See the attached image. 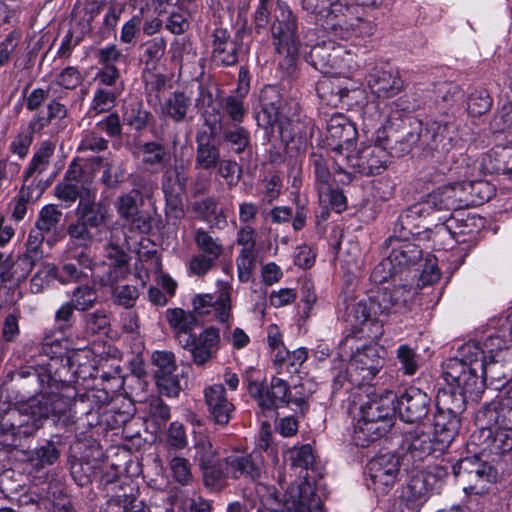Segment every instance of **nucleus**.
Wrapping results in <instances>:
<instances>
[{
    "mask_svg": "<svg viewBox=\"0 0 512 512\" xmlns=\"http://www.w3.org/2000/svg\"><path fill=\"white\" fill-rule=\"evenodd\" d=\"M59 342V338L52 339L47 334L42 343L29 342L23 345L20 356L28 366L14 372L12 380L21 391L22 398H31L26 404L43 396L68 398L70 413L75 417L72 412V397L60 393L59 390L69 388L70 383L85 379L86 375L79 352H73L65 359L50 356L53 344Z\"/></svg>",
    "mask_w": 512,
    "mask_h": 512,
    "instance_id": "obj_1",
    "label": "nucleus"
},
{
    "mask_svg": "<svg viewBox=\"0 0 512 512\" xmlns=\"http://www.w3.org/2000/svg\"><path fill=\"white\" fill-rule=\"evenodd\" d=\"M367 87L378 102H372L365 108V116L377 122L380 127L393 125L394 121L400 120L406 113L416 110L419 105L411 101L409 96L404 95L396 100L386 103V100L399 95L405 87L397 68L389 63L374 65L366 75Z\"/></svg>",
    "mask_w": 512,
    "mask_h": 512,
    "instance_id": "obj_2",
    "label": "nucleus"
},
{
    "mask_svg": "<svg viewBox=\"0 0 512 512\" xmlns=\"http://www.w3.org/2000/svg\"><path fill=\"white\" fill-rule=\"evenodd\" d=\"M272 44L275 51L286 57H293L300 49L298 20L284 1L277 0L271 24Z\"/></svg>",
    "mask_w": 512,
    "mask_h": 512,
    "instance_id": "obj_3",
    "label": "nucleus"
},
{
    "mask_svg": "<svg viewBox=\"0 0 512 512\" xmlns=\"http://www.w3.org/2000/svg\"><path fill=\"white\" fill-rule=\"evenodd\" d=\"M452 470L467 494H483L497 476L495 468L477 455L459 459Z\"/></svg>",
    "mask_w": 512,
    "mask_h": 512,
    "instance_id": "obj_4",
    "label": "nucleus"
},
{
    "mask_svg": "<svg viewBox=\"0 0 512 512\" xmlns=\"http://www.w3.org/2000/svg\"><path fill=\"white\" fill-rule=\"evenodd\" d=\"M384 349L376 344L357 347L347 366V379L355 386L370 384L384 366Z\"/></svg>",
    "mask_w": 512,
    "mask_h": 512,
    "instance_id": "obj_5",
    "label": "nucleus"
},
{
    "mask_svg": "<svg viewBox=\"0 0 512 512\" xmlns=\"http://www.w3.org/2000/svg\"><path fill=\"white\" fill-rule=\"evenodd\" d=\"M442 486V481L431 471H418L402 488L400 495L401 512H419L430 495Z\"/></svg>",
    "mask_w": 512,
    "mask_h": 512,
    "instance_id": "obj_6",
    "label": "nucleus"
},
{
    "mask_svg": "<svg viewBox=\"0 0 512 512\" xmlns=\"http://www.w3.org/2000/svg\"><path fill=\"white\" fill-rule=\"evenodd\" d=\"M442 373L449 387L460 390L472 401L478 400L484 391L482 370L465 366L458 360H447Z\"/></svg>",
    "mask_w": 512,
    "mask_h": 512,
    "instance_id": "obj_7",
    "label": "nucleus"
},
{
    "mask_svg": "<svg viewBox=\"0 0 512 512\" xmlns=\"http://www.w3.org/2000/svg\"><path fill=\"white\" fill-rule=\"evenodd\" d=\"M403 448L406 449L404 458L414 463L424 460L434 452H442L447 448L441 444L438 437L432 431L427 422L417 424L410 430L405 431Z\"/></svg>",
    "mask_w": 512,
    "mask_h": 512,
    "instance_id": "obj_8",
    "label": "nucleus"
},
{
    "mask_svg": "<svg viewBox=\"0 0 512 512\" xmlns=\"http://www.w3.org/2000/svg\"><path fill=\"white\" fill-rule=\"evenodd\" d=\"M282 512H324L323 502L307 472L299 483L291 484L286 490Z\"/></svg>",
    "mask_w": 512,
    "mask_h": 512,
    "instance_id": "obj_9",
    "label": "nucleus"
},
{
    "mask_svg": "<svg viewBox=\"0 0 512 512\" xmlns=\"http://www.w3.org/2000/svg\"><path fill=\"white\" fill-rule=\"evenodd\" d=\"M263 460L259 451L249 454L234 451L222 460V484L227 478L257 481L262 473Z\"/></svg>",
    "mask_w": 512,
    "mask_h": 512,
    "instance_id": "obj_10",
    "label": "nucleus"
},
{
    "mask_svg": "<svg viewBox=\"0 0 512 512\" xmlns=\"http://www.w3.org/2000/svg\"><path fill=\"white\" fill-rule=\"evenodd\" d=\"M399 458L391 453L378 455L367 465V486L378 494H386L395 484Z\"/></svg>",
    "mask_w": 512,
    "mask_h": 512,
    "instance_id": "obj_11",
    "label": "nucleus"
},
{
    "mask_svg": "<svg viewBox=\"0 0 512 512\" xmlns=\"http://www.w3.org/2000/svg\"><path fill=\"white\" fill-rule=\"evenodd\" d=\"M247 388L250 396L263 412L274 411L289 404L291 400L288 383L278 377H273L269 385L259 381H249Z\"/></svg>",
    "mask_w": 512,
    "mask_h": 512,
    "instance_id": "obj_12",
    "label": "nucleus"
},
{
    "mask_svg": "<svg viewBox=\"0 0 512 512\" xmlns=\"http://www.w3.org/2000/svg\"><path fill=\"white\" fill-rule=\"evenodd\" d=\"M262 112L267 117L266 124L273 126L284 121L293 123L299 121V104L296 100L283 102L279 90L275 86H268L262 91Z\"/></svg>",
    "mask_w": 512,
    "mask_h": 512,
    "instance_id": "obj_13",
    "label": "nucleus"
},
{
    "mask_svg": "<svg viewBox=\"0 0 512 512\" xmlns=\"http://www.w3.org/2000/svg\"><path fill=\"white\" fill-rule=\"evenodd\" d=\"M193 450V460L203 473L205 485L212 488L221 486L222 462L219 461L211 440L205 435L198 436Z\"/></svg>",
    "mask_w": 512,
    "mask_h": 512,
    "instance_id": "obj_14",
    "label": "nucleus"
},
{
    "mask_svg": "<svg viewBox=\"0 0 512 512\" xmlns=\"http://www.w3.org/2000/svg\"><path fill=\"white\" fill-rule=\"evenodd\" d=\"M211 60L218 67L235 66L239 62L242 43L224 27L214 28L209 35Z\"/></svg>",
    "mask_w": 512,
    "mask_h": 512,
    "instance_id": "obj_15",
    "label": "nucleus"
},
{
    "mask_svg": "<svg viewBox=\"0 0 512 512\" xmlns=\"http://www.w3.org/2000/svg\"><path fill=\"white\" fill-rule=\"evenodd\" d=\"M421 138L429 150L447 153L456 145V126L453 122L435 120L427 125L424 134L410 133L407 141L413 145Z\"/></svg>",
    "mask_w": 512,
    "mask_h": 512,
    "instance_id": "obj_16",
    "label": "nucleus"
},
{
    "mask_svg": "<svg viewBox=\"0 0 512 512\" xmlns=\"http://www.w3.org/2000/svg\"><path fill=\"white\" fill-rule=\"evenodd\" d=\"M220 341L219 330L210 326L198 335L192 334L190 338L185 337L181 340V347L190 353L195 365L202 367L216 357Z\"/></svg>",
    "mask_w": 512,
    "mask_h": 512,
    "instance_id": "obj_17",
    "label": "nucleus"
},
{
    "mask_svg": "<svg viewBox=\"0 0 512 512\" xmlns=\"http://www.w3.org/2000/svg\"><path fill=\"white\" fill-rule=\"evenodd\" d=\"M414 296L411 286L399 285L393 288L384 287L371 295L374 310L378 315L403 313L409 307Z\"/></svg>",
    "mask_w": 512,
    "mask_h": 512,
    "instance_id": "obj_18",
    "label": "nucleus"
},
{
    "mask_svg": "<svg viewBox=\"0 0 512 512\" xmlns=\"http://www.w3.org/2000/svg\"><path fill=\"white\" fill-rule=\"evenodd\" d=\"M396 404V410L403 421L421 424L430 411L431 398L421 389L410 386L397 397Z\"/></svg>",
    "mask_w": 512,
    "mask_h": 512,
    "instance_id": "obj_19",
    "label": "nucleus"
},
{
    "mask_svg": "<svg viewBox=\"0 0 512 512\" xmlns=\"http://www.w3.org/2000/svg\"><path fill=\"white\" fill-rule=\"evenodd\" d=\"M151 360L156 367L154 376L160 392L168 397H177L181 386L175 374L177 364L174 354L169 351H155Z\"/></svg>",
    "mask_w": 512,
    "mask_h": 512,
    "instance_id": "obj_20",
    "label": "nucleus"
},
{
    "mask_svg": "<svg viewBox=\"0 0 512 512\" xmlns=\"http://www.w3.org/2000/svg\"><path fill=\"white\" fill-rule=\"evenodd\" d=\"M385 254L389 256L399 272L417 264L423 256L422 249L410 238L391 235L383 244Z\"/></svg>",
    "mask_w": 512,
    "mask_h": 512,
    "instance_id": "obj_21",
    "label": "nucleus"
},
{
    "mask_svg": "<svg viewBox=\"0 0 512 512\" xmlns=\"http://www.w3.org/2000/svg\"><path fill=\"white\" fill-rule=\"evenodd\" d=\"M502 342L499 336H490L484 342L485 348L490 353V361H486L485 371L482 373L484 380L488 376L494 380L512 377V352L502 349Z\"/></svg>",
    "mask_w": 512,
    "mask_h": 512,
    "instance_id": "obj_22",
    "label": "nucleus"
},
{
    "mask_svg": "<svg viewBox=\"0 0 512 512\" xmlns=\"http://www.w3.org/2000/svg\"><path fill=\"white\" fill-rule=\"evenodd\" d=\"M470 200L461 187V182L444 185L430 193L423 202L431 211H454L468 207Z\"/></svg>",
    "mask_w": 512,
    "mask_h": 512,
    "instance_id": "obj_23",
    "label": "nucleus"
},
{
    "mask_svg": "<svg viewBox=\"0 0 512 512\" xmlns=\"http://www.w3.org/2000/svg\"><path fill=\"white\" fill-rule=\"evenodd\" d=\"M230 291L231 287L228 284H222L217 296L211 294L195 296L192 301L194 311L201 316L213 313L217 321L226 323L231 311Z\"/></svg>",
    "mask_w": 512,
    "mask_h": 512,
    "instance_id": "obj_24",
    "label": "nucleus"
},
{
    "mask_svg": "<svg viewBox=\"0 0 512 512\" xmlns=\"http://www.w3.org/2000/svg\"><path fill=\"white\" fill-rule=\"evenodd\" d=\"M482 428L493 431V427L512 429V395H505L484 406L476 414Z\"/></svg>",
    "mask_w": 512,
    "mask_h": 512,
    "instance_id": "obj_25",
    "label": "nucleus"
},
{
    "mask_svg": "<svg viewBox=\"0 0 512 512\" xmlns=\"http://www.w3.org/2000/svg\"><path fill=\"white\" fill-rule=\"evenodd\" d=\"M204 396L211 419L218 425H227L235 407L227 398L225 387L222 384L211 385L205 388Z\"/></svg>",
    "mask_w": 512,
    "mask_h": 512,
    "instance_id": "obj_26",
    "label": "nucleus"
},
{
    "mask_svg": "<svg viewBox=\"0 0 512 512\" xmlns=\"http://www.w3.org/2000/svg\"><path fill=\"white\" fill-rule=\"evenodd\" d=\"M75 213L77 218L96 229L97 233H100V228L106 224L109 217L106 205L96 201V190L94 189L87 191L81 197Z\"/></svg>",
    "mask_w": 512,
    "mask_h": 512,
    "instance_id": "obj_27",
    "label": "nucleus"
},
{
    "mask_svg": "<svg viewBox=\"0 0 512 512\" xmlns=\"http://www.w3.org/2000/svg\"><path fill=\"white\" fill-rule=\"evenodd\" d=\"M331 29H340L341 38H347L352 34L357 36H370L374 33L375 25L358 15L357 7L347 1V11L343 12V16L337 21L331 23Z\"/></svg>",
    "mask_w": 512,
    "mask_h": 512,
    "instance_id": "obj_28",
    "label": "nucleus"
},
{
    "mask_svg": "<svg viewBox=\"0 0 512 512\" xmlns=\"http://www.w3.org/2000/svg\"><path fill=\"white\" fill-rule=\"evenodd\" d=\"M390 420L375 421L359 415L353 431V442L356 446L367 447L370 443L383 437L392 427Z\"/></svg>",
    "mask_w": 512,
    "mask_h": 512,
    "instance_id": "obj_29",
    "label": "nucleus"
},
{
    "mask_svg": "<svg viewBox=\"0 0 512 512\" xmlns=\"http://www.w3.org/2000/svg\"><path fill=\"white\" fill-rule=\"evenodd\" d=\"M396 400L397 395L393 391L385 390L379 397L361 405L360 416L378 422L384 420L393 422L396 412Z\"/></svg>",
    "mask_w": 512,
    "mask_h": 512,
    "instance_id": "obj_30",
    "label": "nucleus"
},
{
    "mask_svg": "<svg viewBox=\"0 0 512 512\" xmlns=\"http://www.w3.org/2000/svg\"><path fill=\"white\" fill-rule=\"evenodd\" d=\"M427 205L417 203L403 211L394 223L393 234L404 238H411L420 233L422 219L429 216Z\"/></svg>",
    "mask_w": 512,
    "mask_h": 512,
    "instance_id": "obj_31",
    "label": "nucleus"
},
{
    "mask_svg": "<svg viewBox=\"0 0 512 512\" xmlns=\"http://www.w3.org/2000/svg\"><path fill=\"white\" fill-rule=\"evenodd\" d=\"M81 175V168L77 165H71L68 171L66 172L65 178L63 181L56 184L54 187V194L58 200H60L65 208L71 207V205L79 199L81 201V197L87 192L92 191L93 189L85 186L79 187L77 185L78 178Z\"/></svg>",
    "mask_w": 512,
    "mask_h": 512,
    "instance_id": "obj_32",
    "label": "nucleus"
},
{
    "mask_svg": "<svg viewBox=\"0 0 512 512\" xmlns=\"http://www.w3.org/2000/svg\"><path fill=\"white\" fill-rule=\"evenodd\" d=\"M388 151L381 145H371L358 151L357 174L371 176L380 174L387 167Z\"/></svg>",
    "mask_w": 512,
    "mask_h": 512,
    "instance_id": "obj_33",
    "label": "nucleus"
},
{
    "mask_svg": "<svg viewBox=\"0 0 512 512\" xmlns=\"http://www.w3.org/2000/svg\"><path fill=\"white\" fill-rule=\"evenodd\" d=\"M327 139L331 140L336 145L346 146L352 148L353 141L357 137V130L355 125L343 114L333 115L327 122Z\"/></svg>",
    "mask_w": 512,
    "mask_h": 512,
    "instance_id": "obj_34",
    "label": "nucleus"
},
{
    "mask_svg": "<svg viewBox=\"0 0 512 512\" xmlns=\"http://www.w3.org/2000/svg\"><path fill=\"white\" fill-rule=\"evenodd\" d=\"M344 145H336L332 148L333 163L335 173L342 177L339 181L342 184H349L357 174L358 151H353L351 148L345 149Z\"/></svg>",
    "mask_w": 512,
    "mask_h": 512,
    "instance_id": "obj_35",
    "label": "nucleus"
},
{
    "mask_svg": "<svg viewBox=\"0 0 512 512\" xmlns=\"http://www.w3.org/2000/svg\"><path fill=\"white\" fill-rule=\"evenodd\" d=\"M460 414L436 410L433 423L430 424L435 437L439 438L441 444L446 447L454 440L460 428Z\"/></svg>",
    "mask_w": 512,
    "mask_h": 512,
    "instance_id": "obj_36",
    "label": "nucleus"
},
{
    "mask_svg": "<svg viewBox=\"0 0 512 512\" xmlns=\"http://www.w3.org/2000/svg\"><path fill=\"white\" fill-rule=\"evenodd\" d=\"M302 8L326 20V26L331 28V23L343 16L347 11L348 0H301Z\"/></svg>",
    "mask_w": 512,
    "mask_h": 512,
    "instance_id": "obj_37",
    "label": "nucleus"
},
{
    "mask_svg": "<svg viewBox=\"0 0 512 512\" xmlns=\"http://www.w3.org/2000/svg\"><path fill=\"white\" fill-rule=\"evenodd\" d=\"M166 319L173 330L179 345L185 337L190 338L192 331L197 327V317L193 312L181 308H169L166 310Z\"/></svg>",
    "mask_w": 512,
    "mask_h": 512,
    "instance_id": "obj_38",
    "label": "nucleus"
},
{
    "mask_svg": "<svg viewBox=\"0 0 512 512\" xmlns=\"http://www.w3.org/2000/svg\"><path fill=\"white\" fill-rule=\"evenodd\" d=\"M123 122L132 130L142 132L153 120V115L144 107V103L137 98H130L123 107Z\"/></svg>",
    "mask_w": 512,
    "mask_h": 512,
    "instance_id": "obj_39",
    "label": "nucleus"
},
{
    "mask_svg": "<svg viewBox=\"0 0 512 512\" xmlns=\"http://www.w3.org/2000/svg\"><path fill=\"white\" fill-rule=\"evenodd\" d=\"M307 357L308 352L305 348H298L292 352L283 348L273 355V365L278 374H294L299 371Z\"/></svg>",
    "mask_w": 512,
    "mask_h": 512,
    "instance_id": "obj_40",
    "label": "nucleus"
},
{
    "mask_svg": "<svg viewBox=\"0 0 512 512\" xmlns=\"http://www.w3.org/2000/svg\"><path fill=\"white\" fill-rule=\"evenodd\" d=\"M195 166L204 170H211L217 167L220 160V149L210 137H196Z\"/></svg>",
    "mask_w": 512,
    "mask_h": 512,
    "instance_id": "obj_41",
    "label": "nucleus"
},
{
    "mask_svg": "<svg viewBox=\"0 0 512 512\" xmlns=\"http://www.w3.org/2000/svg\"><path fill=\"white\" fill-rule=\"evenodd\" d=\"M97 267L93 271L91 280L94 285L101 287H113L118 281L124 279L129 274V267L115 266L111 263L97 262Z\"/></svg>",
    "mask_w": 512,
    "mask_h": 512,
    "instance_id": "obj_42",
    "label": "nucleus"
},
{
    "mask_svg": "<svg viewBox=\"0 0 512 512\" xmlns=\"http://www.w3.org/2000/svg\"><path fill=\"white\" fill-rule=\"evenodd\" d=\"M101 4L106 12L99 27V33L101 38L107 39L114 34L115 28L125 10V2L121 0H102Z\"/></svg>",
    "mask_w": 512,
    "mask_h": 512,
    "instance_id": "obj_43",
    "label": "nucleus"
},
{
    "mask_svg": "<svg viewBox=\"0 0 512 512\" xmlns=\"http://www.w3.org/2000/svg\"><path fill=\"white\" fill-rule=\"evenodd\" d=\"M191 106V98L184 92H173L161 105L162 114L176 122L185 120L188 109Z\"/></svg>",
    "mask_w": 512,
    "mask_h": 512,
    "instance_id": "obj_44",
    "label": "nucleus"
},
{
    "mask_svg": "<svg viewBox=\"0 0 512 512\" xmlns=\"http://www.w3.org/2000/svg\"><path fill=\"white\" fill-rule=\"evenodd\" d=\"M142 163L156 170L164 169L170 163V154L165 147L156 141L145 142L141 145Z\"/></svg>",
    "mask_w": 512,
    "mask_h": 512,
    "instance_id": "obj_45",
    "label": "nucleus"
},
{
    "mask_svg": "<svg viewBox=\"0 0 512 512\" xmlns=\"http://www.w3.org/2000/svg\"><path fill=\"white\" fill-rule=\"evenodd\" d=\"M468 399L469 397L460 390L448 386L438 392L436 406L443 411L461 414Z\"/></svg>",
    "mask_w": 512,
    "mask_h": 512,
    "instance_id": "obj_46",
    "label": "nucleus"
},
{
    "mask_svg": "<svg viewBox=\"0 0 512 512\" xmlns=\"http://www.w3.org/2000/svg\"><path fill=\"white\" fill-rule=\"evenodd\" d=\"M93 228L76 217L67 226L66 233L69 238V244L82 249L91 247L95 236L98 233L92 232Z\"/></svg>",
    "mask_w": 512,
    "mask_h": 512,
    "instance_id": "obj_47",
    "label": "nucleus"
},
{
    "mask_svg": "<svg viewBox=\"0 0 512 512\" xmlns=\"http://www.w3.org/2000/svg\"><path fill=\"white\" fill-rule=\"evenodd\" d=\"M483 348L476 342L463 344L457 352V356L449 360H458L465 366L476 368V370L485 371L486 356Z\"/></svg>",
    "mask_w": 512,
    "mask_h": 512,
    "instance_id": "obj_48",
    "label": "nucleus"
},
{
    "mask_svg": "<svg viewBox=\"0 0 512 512\" xmlns=\"http://www.w3.org/2000/svg\"><path fill=\"white\" fill-rule=\"evenodd\" d=\"M222 139L237 154L243 153L250 146V133L239 124L224 125Z\"/></svg>",
    "mask_w": 512,
    "mask_h": 512,
    "instance_id": "obj_49",
    "label": "nucleus"
},
{
    "mask_svg": "<svg viewBox=\"0 0 512 512\" xmlns=\"http://www.w3.org/2000/svg\"><path fill=\"white\" fill-rule=\"evenodd\" d=\"M60 457V450L56 444L48 440L43 445L33 449L29 454V461L36 469L53 465Z\"/></svg>",
    "mask_w": 512,
    "mask_h": 512,
    "instance_id": "obj_50",
    "label": "nucleus"
},
{
    "mask_svg": "<svg viewBox=\"0 0 512 512\" xmlns=\"http://www.w3.org/2000/svg\"><path fill=\"white\" fill-rule=\"evenodd\" d=\"M120 92L116 88H96L89 107V113L99 115L109 112L116 103Z\"/></svg>",
    "mask_w": 512,
    "mask_h": 512,
    "instance_id": "obj_51",
    "label": "nucleus"
},
{
    "mask_svg": "<svg viewBox=\"0 0 512 512\" xmlns=\"http://www.w3.org/2000/svg\"><path fill=\"white\" fill-rule=\"evenodd\" d=\"M54 152V146L49 141L41 143L39 149L33 155L29 166L24 173V181H28L35 173L41 174L49 165V160Z\"/></svg>",
    "mask_w": 512,
    "mask_h": 512,
    "instance_id": "obj_52",
    "label": "nucleus"
},
{
    "mask_svg": "<svg viewBox=\"0 0 512 512\" xmlns=\"http://www.w3.org/2000/svg\"><path fill=\"white\" fill-rule=\"evenodd\" d=\"M194 239L196 246L203 252L202 255L216 261L223 254L224 248L220 239L213 237L206 230L197 229Z\"/></svg>",
    "mask_w": 512,
    "mask_h": 512,
    "instance_id": "obj_53",
    "label": "nucleus"
},
{
    "mask_svg": "<svg viewBox=\"0 0 512 512\" xmlns=\"http://www.w3.org/2000/svg\"><path fill=\"white\" fill-rule=\"evenodd\" d=\"M54 280H58L57 266L53 263H42L30 280V291L42 293Z\"/></svg>",
    "mask_w": 512,
    "mask_h": 512,
    "instance_id": "obj_54",
    "label": "nucleus"
},
{
    "mask_svg": "<svg viewBox=\"0 0 512 512\" xmlns=\"http://www.w3.org/2000/svg\"><path fill=\"white\" fill-rule=\"evenodd\" d=\"M62 211L54 204H48L39 211L35 226L49 234L56 230L62 218Z\"/></svg>",
    "mask_w": 512,
    "mask_h": 512,
    "instance_id": "obj_55",
    "label": "nucleus"
},
{
    "mask_svg": "<svg viewBox=\"0 0 512 512\" xmlns=\"http://www.w3.org/2000/svg\"><path fill=\"white\" fill-rule=\"evenodd\" d=\"M243 99L244 98L236 95H229L221 100L220 107L223 114L227 116L233 124H240L243 122L247 114V107L245 106Z\"/></svg>",
    "mask_w": 512,
    "mask_h": 512,
    "instance_id": "obj_56",
    "label": "nucleus"
},
{
    "mask_svg": "<svg viewBox=\"0 0 512 512\" xmlns=\"http://www.w3.org/2000/svg\"><path fill=\"white\" fill-rule=\"evenodd\" d=\"M316 91L319 97L328 104L336 105L338 101H343L347 98L350 90L346 87L334 85L333 81L325 79L319 81L316 86Z\"/></svg>",
    "mask_w": 512,
    "mask_h": 512,
    "instance_id": "obj_57",
    "label": "nucleus"
},
{
    "mask_svg": "<svg viewBox=\"0 0 512 512\" xmlns=\"http://www.w3.org/2000/svg\"><path fill=\"white\" fill-rule=\"evenodd\" d=\"M397 359L400 364V370L405 375H414L420 366V355L417 354L415 349L411 348L408 344H402L397 348Z\"/></svg>",
    "mask_w": 512,
    "mask_h": 512,
    "instance_id": "obj_58",
    "label": "nucleus"
},
{
    "mask_svg": "<svg viewBox=\"0 0 512 512\" xmlns=\"http://www.w3.org/2000/svg\"><path fill=\"white\" fill-rule=\"evenodd\" d=\"M448 220L455 225L454 231H452L455 242L464 243L478 233L475 217L467 216L466 218H457L451 216Z\"/></svg>",
    "mask_w": 512,
    "mask_h": 512,
    "instance_id": "obj_59",
    "label": "nucleus"
},
{
    "mask_svg": "<svg viewBox=\"0 0 512 512\" xmlns=\"http://www.w3.org/2000/svg\"><path fill=\"white\" fill-rule=\"evenodd\" d=\"M87 334L96 335L105 332L110 326V319L104 309L86 313L82 319Z\"/></svg>",
    "mask_w": 512,
    "mask_h": 512,
    "instance_id": "obj_60",
    "label": "nucleus"
},
{
    "mask_svg": "<svg viewBox=\"0 0 512 512\" xmlns=\"http://www.w3.org/2000/svg\"><path fill=\"white\" fill-rule=\"evenodd\" d=\"M142 60L145 65L154 69L166 50V41L162 37H155L143 44Z\"/></svg>",
    "mask_w": 512,
    "mask_h": 512,
    "instance_id": "obj_61",
    "label": "nucleus"
},
{
    "mask_svg": "<svg viewBox=\"0 0 512 512\" xmlns=\"http://www.w3.org/2000/svg\"><path fill=\"white\" fill-rule=\"evenodd\" d=\"M94 57L97 63L103 67L117 66V64H126L128 56L122 53V50L115 44H109L95 51Z\"/></svg>",
    "mask_w": 512,
    "mask_h": 512,
    "instance_id": "obj_62",
    "label": "nucleus"
},
{
    "mask_svg": "<svg viewBox=\"0 0 512 512\" xmlns=\"http://www.w3.org/2000/svg\"><path fill=\"white\" fill-rule=\"evenodd\" d=\"M98 295L96 290L88 285L77 286L71 295V302L78 311H87L97 302Z\"/></svg>",
    "mask_w": 512,
    "mask_h": 512,
    "instance_id": "obj_63",
    "label": "nucleus"
},
{
    "mask_svg": "<svg viewBox=\"0 0 512 512\" xmlns=\"http://www.w3.org/2000/svg\"><path fill=\"white\" fill-rule=\"evenodd\" d=\"M461 187L470 200L468 206L478 205L490 198V187L488 183L484 181H464L461 182Z\"/></svg>",
    "mask_w": 512,
    "mask_h": 512,
    "instance_id": "obj_64",
    "label": "nucleus"
}]
</instances>
